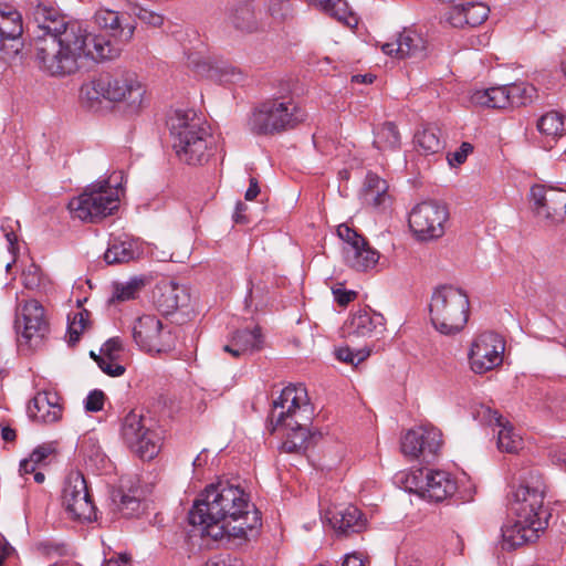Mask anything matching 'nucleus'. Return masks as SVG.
Segmentation results:
<instances>
[{
    "label": "nucleus",
    "mask_w": 566,
    "mask_h": 566,
    "mask_svg": "<svg viewBox=\"0 0 566 566\" xmlns=\"http://www.w3.org/2000/svg\"><path fill=\"white\" fill-rule=\"evenodd\" d=\"M342 566H365L364 560L356 554L346 555Z\"/></svg>",
    "instance_id": "obj_61"
},
{
    "label": "nucleus",
    "mask_w": 566,
    "mask_h": 566,
    "mask_svg": "<svg viewBox=\"0 0 566 566\" xmlns=\"http://www.w3.org/2000/svg\"><path fill=\"white\" fill-rule=\"evenodd\" d=\"M473 150V146L470 143H462L460 148L454 153L448 155V160L451 166H458L463 164L469 154Z\"/></svg>",
    "instance_id": "obj_54"
},
{
    "label": "nucleus",
    "mask_w": 566,
    "mask_h": 566,
    "mask_svg": "<svg viewBox=\"0 0 566 566\" xmlns=\"http://www.w3.org/2000/svg\"><path fill=\"white\" fill-rule=\"evenodd\" d=\"M482 412L490 426L494 424L500 428L497 432V448L500 451L515 453L522 449V437L507 420L491 408H482Z\"/></svg>",
    "instance_id": "obj_25"
},
{
    "label": "nucleus",
    "mask_w": 566,
    "mask_h": 566,
    "mask_svg": "<svg viewBox=\"0 0 566 566\" xmlns=\"http://www.w3.org/2000/svg\"><path fill=\"white\" fill-rule=\"evenodd\" d=\"M448 218L449 212L444 205L436 200H424L410 210L408 223L417 240L430 241L444 234Z\"/></svg>",
    "instance_id": "obj_10"
},
{
    "label": "nucleus",
    "mask_w": 566,
    "mask_h": 566,
    "mask_svg": "<svg viewBox=\"0 0 566 566\" xmlns=\"http://www.w3.org/2000/svg\"><path fill=\"white\" fill-rule=\"evenodd\" d=\"M145 283L146 281L142 276L132 277L129 281L124 283H114L109 303L135 300L145 286Z\"/></svg>",
    "instance_id": "obj_37"
},
{
    "label": "nucleus",
    "mask_w": 566,
    "mask_h": 566,
    "mask_svg": "<svg viewBox=\"0 0 566 566\" xmlns=\"http://www.w3.org/2000/svg\"><path fill=\"white\" fill-rule=\"evenodd\" d=\"M324 12L350 29L358 24V17L349 10L345 0H331Z\"/></svg>",
    "instance_id": "obj_41"
},
{
    "label": "nucleus",
    "mask_w": 566,
    "mask_h": 566,
    "mask_svg": "<svg viewBox=\"0 0 566 566\" xmlns=\"http://www.w3.org/2000/svg\"><path fill=\"white\" fill-rule=\"evenodd\" d=\"M88 312L81 311L77 312L71 317L69 315V326H67V343L70 345H75L82 333L85 331L88 321Z\"/></svg>",
    "instance_id": "obj_42"
},
{
    "label": "nucleus",
    "mask_w": 566,
    "mask_h": 566,
    "mask_svg": "<svg viewBox=\"0 0 566 566\" xmlns=\"http://www.w3.org/2000/svg\"><path fill=\"white\" fill-rule=\"evenodd\" d=\"M274 408L281 409L276 426L310 424L312 421L313 408L302 384L285 387L274 401Z\"/></svg>",
    "instance_id": "obj_12"
},
{
    "label": "nucleus",
    "mask_w": 566,
    "mask_h": 566,
    "mask_svg": "<svg viewBox=\"0 0 566 566\" xmlns=\"http://www.w3.org/2000/svg\"><path fill=\"white\" fill-rule=\"evenodd\" d=\"M54 449L50 444L39 446L33 450L29 458H31L39 465L44 463V461L53 453Z\"/></svg>",
    "instance_id": "obj_55"
},
{
    "label": "nucleus",
    "mask_w": 566,
    "mask_h": 566,
    "mask_svg": "<svg viewBox=\"0 0 566 566\" xmlns=\"http://www.w3.org/2000/svg\"><path fill=\"white\" fill-rule=\"evenodd\" d=\"M119 56V46L111 43L105 35H92L88 30L71 28L59 38H39L34 45V61L38 67L51 76L75 73L80 61L113 60Z\"/></svg>",
    "instance_id": "obj_2"
},
{
    "label": "nucleus",
    "mask_w": 566,
    "mask_h": 566,
    "mask_svg": "<svg viewBox=\"0 0 566 566\" xmlns=\"http://www.w3.org/2000/svg\"><path fill=\"white\" fill-rule=\"evenodd\" d=\"M11 552L12 547L3 538H0V566H3L4 559Z\"/></svg>",
    "instance_id": "obj_62"
},
{
    "label": "nucleus",
    "mask_w": 566,
    "mask_h": 566,
    "mask_svg": "<svg viewBox=\"0 0 566 566\" xmlns=\"http://www.w3.org/2000/svg\"><path fill=\"white\" fill-rule=\"evenodd\" d=\"M291 8L286 0H271L268 12L276 21H283L290 14Z\"/></svg>",
    "instance_id": "obj_47"
},
{
    "label": "nucleus",
    "mask_w": 566,
    "mask_h": 566,
    "mask_svg": "<svg viewBox=\"0 0 566 566\" xmlns=\"http://www.w3.org/2000/svg\"><path fill=\"white\" fill-rule=\"evenodd\" d=\"M470 101L481 107L506 108L510 106L509 87L507 85H501L475 90L471 93Z\"/></svg>",
    "instance_id": "obj_34"
},
{
    "label": "nucleus",
    "mask_w": 566,
    "mask_h": 566,
    "mask_svg": "<svg viewBox=\"0 0 566 566\" xmlns=\"http://www.w3.org/2000/svg\"><path fill=\"white\" fill-rule=\"evenodd\" d=\"M22 282L27 289L33 290L41 283V269L35 264H30L22 272Z\"/></svg>",
    "instance_id": "obj_48"
},
{
    "label": "nucleus",
    "mask_w": 566,
    "mask_h": 566,
    "mask_svg": "<svg viewBox=\"0 0 566 566\" xmlns=\"http://www.w3.org/2000/svg\"><path fill=\"white\" fill-rule=\"evenodd\" d=\"M1 437L4 441L11 442L15 439V431L11 429L10 427H3L1 429Z\"/></svg>",
    "instance_id": "obj_64"
},
{
    "label": "nucleus",
    "mask_w": 566,
    "mask_h": 566,
    "mask_svg": "<svg viewBox=\"0 0 566 566\" xmlns=\"http://www.w3.org/2000/svg\"><path fill=\"white\" fill-rule=\"evenodd\" d=\"M407 489L433 502H442L457 491V482L442 470L419 469L406 479Z\"/></svg>",
    "instance_id": "obj_11"
},
{
    "label": "nucleus",
    "mask_w": 566,
    "mask_h": 566,
    "mask_svg": "<svg viewBox=\"0 0 566 566\" xmlns=\"http://www.w3.org/2000/svg\"><path fill=\"white\" fill-rule=\"evenodd\" d=\"M136 344L146 352H167L174 346V336L169 326L153 315L139 317L133 326Z\"/></svg>",
    "instance_id": "obj_16"
},
{
    "label": "nucleus",
    "mask_w": 566,
    "mask_h": 566,
    "mask_svg": "<svg viewBox=\"0 0 566 566\" xmlns=\"http://www.w3.org/2000/svg\"><path fill=\"white\" fill-rule=\"evenodd\" d=\"M505 343L493 332L479 334L469 350V363L475 374H484L502 364Z\"/></svg>",
    "instance_id": "obj_15"
},
{
    "label": "nucleus",
    "mask_w": 566,
    "mask_h": 566,
    "mask_svg": "<svg viewBox=\"0 0 566 566\" xmlns=\"http://www.w3.org/2000/svg\"><path fill=\"white\" fill-rule=\"evenodd\" d=\"M91 357L97 363L98 367L108 376L118 377L125 373L124 366L117 363L118 359H111L108 357L97 356L91 352Z\"/></svg>",
    "instance_id": "obj_46"
},
{
    "label": "nucleus",
    "mask_w": 566,
    "mask_h": 566,
    "mask_svg": "<svg viewBox=\"0 0 566 566\" xmlns=\"http://www.w3.org/2000/svg\"><path fill=\"white\" fill-rule=\"evenodd\" d=\"M381 50L385 54L398 59L412 57L421 55L423 40L416 31L403 30L397 35L395 41L382 44Z\"/></svg>",
    "instance_id": "obj_27"
},
{
    "label": "nucleus",
    "mask_w": 566,
    "mask_h": 566,
    "mask_svg": "<svg viewBox=\"0 0 566 566\" xmlns=\"http://www.w3.org/2000/svg\"><path fill=\"white\" fill-rule=\"evenodd\" d=\"M62 506L72 520L91 521L95 516V506L81 472L73 471L66 476L62 490Z\"/></svg>",
    "instance_id": "obj_14"
},
{
    "label": "nucleus",
    "mask_w": 566,
    "mask_h": 566,
    "mask_svg": "<svg viewBox=\"0 0 566 566\" xmlns=\"http://www.w3.org/2000/svg\"><path fill=\"white\" fill-rule=\"evenodd\" d=\"M105 395L102 390H93L85 399V409L90 412H97L104 407Z\"/></svg>",
    "instance_id": "obj_53"
},
{
    "label": "nucleus",
    "mask_w": 566,
    "mask_h": 566,
    "mask_svg": "<svg viewBox=\"0 0 566 566\" xmlns=\"http://www.w3.org/2000/svg\"><path fill=\"white\" fill-rule=\"evenodd\" d=\"M247 209V206L243 202H238L235 206V212L233 214V219L235 222H244L245 217L242 212Z\"/></svg>",
    "instance_id": "obj_63"
},
{
    "label": "nucleus",
    "mask_w": 566,
    "mask_h": 566,
    "mask_svg": "<svg viewBox=\"0 0 566 566\" xmlns=\"http://www.w3.org/2000/svg\"><path fill=\"white\" fill-rule=\"evenodd\" d=\"M123 345L119 338L108 339L101 348L98 356L108 357L111 359H119Z\"/></svg>",
    "instance_id": "obj_50"
},
{
    "label": "nucleus",
    "mask_w": 566,
    "mask_h": 566,
    "mask_svg": "<svg viewBox=\"0 0 566 566\" xmlns=\"http://www.w3.org/2000/svg\"><path fill=\"white\" fill-rule=\"evenodd\" d=\"M385 318L381 314L367 308L354 312L343 326L345 337H371L382 333Z\"/></svg>",
    "instance_id": "obj_21"
},
{
    "label": "nucleus",
    "mask_w": 566,
    "mask_h": 566,
    "mask_svg": "<svg viewBox=\"0 0 566 566\" xmlns=\"http://www.w3.org/2000/svg\"><path fill=\"white\" fill-rule=\"evenodd\" d=\"M361 198L368 206L375 208L386 207L390 202L388 184L376 174L368 172L361 189Z\"/></svg>",
    "instance_id": "obj_33"
},
{
    "label": "nucleus",
    "mask_w": 566,
    "mask_h": 566,
    "mask_svg": "<svg viewBox=\"0 0 566 566\" xmlns=\"http://www.w3.org/2000/svg\"><path fill=\"white\" fill-rule=\"evenodd\" d=\"M400 559L407 566H419L422 562L421 554L418 552L400 553Z\"/></svg>",
    "instance_id": "obj_57"
},
{
    "label": "nucleus",
    "mask_w": 566,
    "mask_h": 566,
    "mask_svg": "<svg viewBox=\"0 0 566 566\" xmlns=\"http://www.w3.org/2000/svg\"><path fill=\"white\" fill-rule=\"evenodd\" d=\"M120 438L142 460H153L160 452L161 436L151 420L137 410L127 412L120 421Z\"/></svg>",
    "instance_id": "obj_8"
},
{
    "label": "nucleus",
    "mask_w": 566,
    "mask_h": 566,
    "mask_svg": "<svg viewBox=\"0 0 566 566\" xmlns=\"http://www.w3.org/2000/svg\"><path fill=\"white\" fill-rule=\"evenodd\" d=\"M39 464L34 462L31 458L24 459L20 463V472L22 474H31L36 471Z\"/></svg>",
    "instance_id": "obj_59"
},
{
    "label": "nucleus",
    "mask_w": 566,
    "mask_h": 566,
    "mask_svg": "<svg viewBox=\"0 0 566 566\" xmlns=\"http://www.w3.org/2000/svg\"><path fill=\"white\" fill-rule=\"evenodd\" d=\"M537 128L547 136H562L566 134V117L557 111L547 112L538 119Z\"/></svg>",
    "instance_id": "obj_38"
},
{
    "label": "nucleus",
    "mask_w": 566,
    "mask_h": 566,
    "mask_svg": "<svg viewBox=\"0 0 566 566\" xmlns=\"http://www.w3.org/2000/svg\"><path fill=\"white\" fill-rule=\"evenodd\" d=\"M286 430L282 450L287 453H303L310 442L308 424L281 426Z\"/></svg>",
    "instance_id": "obj_35"
},
{
    "label": "nucleus",
    "mask_w": 566,
    "mask_h": 566,
    "mask_svg": "<svg viewBox=\"0 0 566 566\" xmlns=\"http://www.w3.org/2000/svg\"><path fill=\"white\" fill-rule=\"evenodd\" d=\"M442 446V434L439 429L423 424L407 431L401 440L402 453L417 459L422 455L424 459L436 457Z\"/></svg>",
    "instance_id": "obj_18"
},
{
    "label": "nucleus",
    "mask_w": 566,
    "mask_h": 566,
    "mask_svg": "<svg viewBox=\"0 0 566 566\" xmlns=\"http://www.w3.org/2000/svg\"><path fill=\"white\" fill-rule=\"evenodd\" d=\"M370 354L369 349H359L353 352L349 347H340L335 350L336 358L340 361L352 365H358L364 361Z\"/></svg>",
    "instance_id": "obj_44"
},
{
    "label": "nucleus",
    "mask_w": 566,
    "mask_h": 566,
    "mask_svg": "<svg viewBox=\"0 0 566 566\" xmlns=\"http://www.w3.org/2000/svg\"><path fill=\"white\" fill-rule=\"evenodd\" d=\"M528 197L535 217L546 226H555L564 221L566 190L536 184L531 187Z\"/></svg>",
    "instance_id": "obj_13"
},
{
    "label": "nucleus",
    "mask_w": 566,
    "mask_h": 566,
    "mask_svg": "<svg viewBox=\"0 0 566 566\" xmlns=\"http://www.w3.org/2000/svg\"><path fill=\"white\" fill-rule=\"evenodd\" d=\"M206 566H242L241 562L230 556L217 557L206 564Z\"/></svg>",
    "instance_id": "obj_58"
},
{
    "label": "nucleus",
    "mask_w": 566,
    "mask_h": 566,
    "mask_svg": "<svg viewBox=\"0 0 566 566\" xmlns=\"http://www.w3.org/2000/svg\"><path fill=\"white\" fill-rule=\"evenodd\" d=\"M333 294L340 306H346L356 297V292L343 289H334Z\"/></svg>",
    "instance_id": "obj_56"
},
{
    "label": "nucleus",
    "mask_w": 566,
    "mask_h": 566,
    "mask_svg": "<svg viewBox=\"0 0 566 566\" xmlns=\"http://www.w3.org/2000/svg\"><path fill=\"white\" fill-rule=\"evenodd\" d=\"M154 300L157 307L165 314L175 312L180 306L187 305L189 294L187 290L172 282H164L156 286L154 292Z\"/></svg>",
    "instance_id": "obj_28"
},
{
    "label": "nucleus",
    "mask_w": 566,
    "mask_h": 566,
    "mask_svg": "<svg viewBox=\"0 0 566 566\" xmlns=\"http://www.w3.org/2000/svg\"><path fill=\"white\" fill-rule=\"evenodd\" d=\"M510 95V106H525L531 104L537 97V90L532 84L518 82L507 85Z\"/></svg>",
    "instance_id": "obj_40"
},
{
    "label": "nucleus",
    "mask_w": 566,
    "mask_h": 566,
    "mask_svg": "<svg viewBox=\"0 0 566 566\" xmlns=\"http://www.w3.org/2000/svg\"><path fill=\"white\" fill-rule=\"evenodd\" d=\"M32 14L39 29L46 32V38L62 36L73 27H78L80 30H87L83 22L70 20L60 13L57 9L42 3H39L33 9Z\"/></svg>",
    "instance_id": "obj_20"
},
{
    "label": "nucleus",
    "mask_w": 566,
    "mask_h": 566,
    "mask_svg": "<svg viewBox=\"0 0 566 566\" xmlns=\"http://www.w3.org/2000/svg\"><path fill=\"white\" fill-rule=\"evenodd\" d=\"M172 148L179 160L201 165L210 156L213 138L206 122L195 111H176L169 118Z\"/></svg>",
    "instance_id": "obj_4"
},
{
    "label": "nucleus",
    "mask_w": 566,
    "mask_h": 566,
    "mask_svg": "<svg viewBox=\"0 0 566 566\" xmlns=\"http://www.w3.org/2000/svg\"><path fill=\"white\" fill-rule=\"evenodd\" d=\"M138 254L136 241L127 235H120L109 240L108 248L104 253V260L107 264L127 263L136 259Z\"/></svg>",
    "instance_id": "obj_32"
},
{
    "label": "nucleus",
    "mask_w": 566,
    "mask_h": 566,
    "mask_svg": "<svg viewBox=\"0 0 566 566\" xmlns=\"http://www.w3.org/2000/svg\"><path fill=\"white\" fill-rule=\"evenodd\" d=\"M94 21L101 29L112 32L114 39H106L119 46V54L122 53L123 45L128 43L134 36L135 27L122 28L120 17L117 11L99 9L94 14Z\"/></svg>",
    "instance_id": "obj_26"
},
{
    "label": "nucleus",
    "mask_w": 566,
    "mask_h": 566,
    "mask_svg": "<svg viewBox=\"0 0 566 566\" xmlns=\"http://www.w3.org/2000/svg\"><path fill=\"white\" fill-rule=\"evenodd\" d=\"M259 511L239 485L219 482L206 488L189 512V523L213 539L247 537L260 524Z\"/></svg>",
    "instance_id": "obj_1"
},
{
    "label": "nucleus",
    "mask_w": 566,
    "mask_h": 566,
    "mask_svg": "<svg viewBox=\"0 0 566 566\" xmlns=\"http://www.w3.org/2000/svg\"><path fill=\"white\" fill-rule=\"evenodd\" d=\"M513 523L502 527V547L514 549L535 542L547 526L548 514L543 509L545 483L539 473L531 472L513 493Z\"/></svg>",
    "instance_id": "obj_3"
},
{
    "label": "nucleus",
    "mask_w": 566,
    "mask_h": 566,
    "mask_svg": "<svg viewBox=\"0 0 566 566\" xmlns=\"http://www.w3.org/2000/svg\"><path fill=\"white\" fill-rule=\"evenodd\" d=\"M329 514L328 521L333 528L344 535L360 533L366 528V520L361 512L354 505L329 512Z\"/></svg>",
    "instance_id": "obj_30"
},
{
    "label": "nucleus",
    "mask_w": 566,
    "mask_h": 566,
    "mask_svg": "<svg viewBox=\"0 0 566 566\" xmlns=\"http://www.w3.org/2000/svg\"><path fill=\"white\" fill-rule=\"evenodd\" d=\"M213 74L211 76L217 77L223 83H234L242 78V74L233 65L222 63L212 69Z\"/></svg>",
    "instance_id": "obj_45"
},
{
    "label": "nucleus",
    "mask_w": 566,
    "mask_h": 566,
    "mask_svg": "<svg viewBox=\"0 0 566 566\" xmlns=\"http://www.w3.org/2000/svg\"><path fill=\"white\" fill-rule=\"evenodd\" d=\"M469 297L460 289L443 285L434 290L429 312L434 328L443 335L461 332L469 317Z\"/></svg>",
    "instance_id": "obj_5"
},
{
    "label": "nucleus",
    "mask_w": 566,
    "mask_h": 566,
    "mask_svg": "<svg viewBox=\"0 0 566 566\" xmlns=\"http://www.w3.org/2000/svg\"><path fill=\"white\" fill-rule=\"evenodd\" d=\"M545 408L556 417H563L566 411V398L559 395L548 396Z\"/></svg>",
    "instance_id": "obj_51"
},
{
    "label": "nucleus",
    "mask_w": 566,
    "mask_h": 566,
    "mask_svg": "<svg viewBox=\"0 0 566 566\" xmlns=\"http://www.w3.org/2000/svg\"><path fill=\"white\" fill-rule=\"evenodd\" d=\"M305 117V112L292 98H273L254 109L249 126L256 135H270L292 129Z\"/></svg>",
    "instance_id": "obj_6"
},
{
    "label": "nucleus",
    "mask_w": 566,
    "mask_h": 566,
    "mask_svg": "<svg viewBox=\"0 0 566 566\" xmlns=\"http://www.w3.org/2000/svg\"><path fill=\"white\" fill-rule=\"evenodd\" d=\"M61 398L53 391H40L28 405L29 416L42 423H54L62 417Z\"/></svg>",
    "instance_id": "obj_23"
},
{
    "label": "nucleus",
    "mask_w": 566,
    "mask_h": 566,
    "mask_svg": "<svg viewBox=\"0 0 566 566\" xmlns=\"http://www.w3.org/2000/svg\"><path fill=\"white\" fill-rule=\"evenodd\" d=\"M263 337L259 326L252 329L244 328L233 333L229 344L223 346V350L233 357L251 355L262 348Z\"/></svg>",
    "instance_id": "obj_29"
},
{
    "label": "nucleus",
    "mask_w": 566,
    "mask_h": 566,
    "mask_svg": "<svg viewBox=\"0 0 566 566\" xmlns=\"http://www.w3.org/2000/svg\"><path fill=\"white\" fill-rule=\"evenodd\" d=\"M486 4L475 1H463L454 4L447 13V21L454 28L478 27L489 17Z\"/></svg>",
    "instance_id": "obj_24"
},
{
    "label": "nucleus",
    "mask_w": 566,
    "mask_h": 566,
    "mask_svg": "<svg viewBox=\"0 0 566 566\" xmlns=\"http://www.w3.org/2000/svg\"><path fill=\"white\" fill-rule=\"evenodd\" d=\"M118 193L112 190L108 179L87 186L84 191L69 202L74 218L85 222H97L118 208Z\"/></svg>",
    "instance_id": "obj_7"
},
{
    "label": "nucleus",
    "mask_w": 566,
    "mask_h": 566,
    "mask_svg": "<svg viewBox=\"0 0 566 566\" xmlns=\"http://www.w3.org/2000/svg\"><path fill=\"white\" fill-rule=\"evenodd\" d=\"M22 33L21 13L12 8L0 10V61L11 64L21 59Z\"/></svg>",
    "instance_id": "obj_17"
},
{
    "label": "nucleus",
    "mask_w": 566,
    "mask_h": 566,
    "mask_svg": "<svg viewBox=\"0 0 566 566\" xmlns=\"http://www.w3.org/2000/svg\"><path fill=\"white\" fill-rule=\"evenodd\" d=\"M260 193V188L258 185V180L255 178L250 179V186L248 190L245 191V199L247 200H253L256 198V196Z\"/></svg>",
    "instance_id": "obj_60"
},
{
    "label": "nucleus",
    "mask_w": 566,
    "mask_h": 566,
    "mask_svg": "<svg viewBox=\"0 0 566 566\" xmlns=\"http://www.w3.org/2000/svg\"><path fill=\"white\" fill-rule=\"evenodd\" d=\"M416 145L424 155L438 154L443 149V140H441L439 130L433 127L423 128L415 135Z\"/></svg>",
    "instance_id": "obj_39"
},
{
    "label": "nucleus",
    "mask_w": 566,
    "mask_h": 566,
    "mask_svg": "<svg viewBox=\"0 0 566 566\" xmlns=\"http://www.w3.org/2000/svg\"><path fill=\"white\" fill-rule=\"evenodd\" d=\"M15 327L27 343L41 340L49 331L43 306L35 300L27 301L15 319Z\"/></svg>",
    "instance_id": "obj_19"
},
{
    "label": "nucleus",
    "mask_w": 566,
    "mask_h": 566,
    "mask_svg": "<svg viewBox=\"0 0 566 566\" xmlns=\"http://www.w3.org/2000/svg\"><path fill=\"white\" fill-rule=\"evenodd\" d=\"M134 14L142 23L150 28H160L165 22L163 13L147 7H136Z\"/></svg>",
    "instance_id": "obj_43"
},
{
    "label": "nucleus",
    "mask_w": 566,
    "mask_h": 566,
    "mask_svg": "<svg viewBox=\"0 0 566 566\" xmlns=\"http://www.w3.org/2000/svg\"><path fill=\"white\" fill-rule=\"evenodd\" d=\"M139 507L140 502L137 497L128 494H123L120 496L118 509L125 516H133L139 510Z\"/></svg>",
    "instance_id": "obj_52"
},
{
    "label": "nucleus",
    "mask_w": 566,
    "mask_h": 566,
    "mask_svg": "<svg viewBox=\"0 0 566 566\" xmlns=\"http://www.w3.org/2000/svg\"><path fill=\"white\" fill-rule=\"evenodd\" d=\"M96 94L103 98L122 103L130 113H137L145 101V86L133 72H120L101 77L94 84Z\"/></svg>",
    "instance_id": "obj_9"
},
{
    "label": "nucleus",
    "mask_w": 566,
    "mask_h": 566,
    "mask_svg": "<svg viewBox=\"0 0 566 566\" xmlns=\"http://www.w3.org/2000/svg\"><path fill=\"white\" fill-rule=\"evenodd\" d=\"M338 237L344 241V248H352L359 245V240H365L361 235H359L355 230L349 228L346 224H340L337 228Z\"/></svg>",
    "instance_id": "obj_49"
},
{
    "label": "nucleus",
    "mask_w": 566,
    "mask_h": 566,
    "mask_svg": "<svg viewBox=\"0 0 566 566\" xmlns=\"http://www.w3.org/2000/svg\"><path fill=\"white\" fill-rule=\"evenodd\" d=\"M346 263L354 270L365 272L374 269L379 260V253L366 240H359V245L343 248Z\"/></svg>",
    "instance_id": "obj_31"
},
{
    "label": "nucleus",
    "mask_w": 566,
    "mask_h": 566,
    "mask_svg": "<svg viewBox=\"0 0 566 566\" xmlns=\"http://www.w3.org/2000/svg\"><path fill=\"white\" fill-rule=\"evenodd\" d=\"M260 14L253 0H234L227 8L226 21L239 32L253 33L261 28Z\"/></svg>",
    "instance_id": "obj_22"
},
{
    "label": "nucleus",
    "mask_w": 566,
    "mask_h": 566,
    "mask_svg": "<svg viewBox=\"0 0 566 566\" xmlns=\"http://www.w3.org/2000/svg\"><path fill=\"white\" fill-rule=\"evenodd\" d=\"M374 146L380 151L396 150L400 147V134L394 123L387 122L376 128Z\"/></svg>",
    "instance_id": "obj_36"
}]
</instances>
